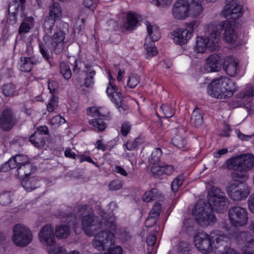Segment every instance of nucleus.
Returning a JSON list of instances; mask_svg holds the SVG:
<instances>
[{"label": "nucleus", "mask_w": 254, "mask_h": 254, "mask_svg": "<svg viewBox=\"0 0 254 254\" xmlns=\"http://www.w3.org/2000/svg\"><path fill=\"white\" fill-rule=\"evenodd\" d=\"M223 28L225 29L223 34L224 41L229 43H234L237 38L234 28L229 22H225L223 23Z\"/></svg>", "instance_id": "b1692460"}, {"label": "nucleus", "mask_w": 254, "mask_h": 254, "mask_svg": "<svg viewBox=\"0 0 254 254\" xmlns=\"http://www.w3.org/2000/svg\"><path fill=\"white\" fill-rule=\"evenodd\" d=\"M227 3L224 7L223 14L229 19H237L242 17L243 12L241 5L237 3L235 0H226Z\"/></svg>", "instance_id": "ddd939ff"}, {"label": "nucleus", "mask_w": 254, "mask_h": 254, "mask_svg": "<svg viewBox=\"0 0 254 254\" xmlns=\"http://www.w3.org/2000/svg\"><path fill=\"white\" fill-rule=\"evenodd\" d=\"M29 141L36 147L42 149L45 144V140L44 137L39 134V133H34L29 137Z\"/></svg>", "instance_id": "2f4dec72"}, {"label": "nucleus", "mask_w": 254, "mask_h": 254, "mask_svg": "<svg viewBox=\"0 0 254 254\" xmlns=\"http://www.w3.org/2000/svg\"><path fill=\"white\" fill-rule=\"evenodd\" d=\"M87 208V205L79 204L74 207V212L76 215H80L85 212Z\"/></svg>", "instance_id": "e2e57ef3"}, {"label": "nucleus", "mask_w": 254, "mask_h": 254, "mask_svg": "<svg viewBox=\"0 0 254 254\" xmlns=\"http://www.w3.org/2000/svg\"><path fill=\"white\" fill-rule=\"evenodd\" d=\"M113 171L124 177H127L128 176L127 171L121 166H116L113 169Z\"/></svg>", "instance_id": "0e129e2a"}, {"label": "nucleus", "mask_w": 254, "mask_h": 254, "mask_svg": "<svg viewBox=\"0 0 254 254\" xmlns=\"http://www.w3.org/2000/svg\"><path fill=\"white\" fill-rule=\"evenodd\" d=\"M184 182V177L182 175L177 176L173 181L171 184V189L173 192H176L180 187H181Z\"/></svg>", "instance_id": "49530a36"}, {"label": "nucleus", "mask_w": 254, "mask_h": 254, "mask_svg": "<svg viewBox=\"0 0 254 254\" xmlns=\"http://www.w3.org/2000/svg\"><path fill=\"white\" fill-rule=\"evenodd\" d=\"M21 185L23 188L27 191H30L39 187L37 180L33 177L21 179Z\"/></svg>", "instance_id": "c756f323"}, {"label": "nucleus", "mask_w": 254, "mask_h": 254, "mask_svg": "<svg viewBox=\"0 0 254 254\" xmlns=\"http://www.w3.org/2000/svg\"><path fill=\"white\" fill-rule=\"evenodd\" d=\"M209 235L213 249H216L219 245H222L225 239H227V237L219 231H215Z\"/></svg>", "instance_id": "c85d7f7f"}, {"label": "nucleus", "mask_w": 254, "mask_h": 254, "mask_svg": "<svg viewBox=\"0 0 254 254\" xmlns=\"http://www.w3.org/2000/svg\"><path fill=\"white\" fill-rule=\"evenodd\" d=\"M220 85L218 84V79H214L207 86V92L211 96L217 98L224 99Z\"/></svg>", "instance_id": "5701e85b"}, {"label": "nucleus", "mask_w": 254, "mask_h": 254, "mask_svg": "<svg viewBox=\"0 0 254 254\" xmlns=\"http://www.w3.org/2000/svg\"><path fill=\"white\" fill-rule=\"evenodd\" d=\"M154 42L155 41L149 40L147 37H146L145 39L144 46L146 51V58L148 59L152 57L157 54V51L155 46Z\"/></svg>", "instance_id": "72a5a7b5"}, {"label": "nucleus", "mask_w": 254, "mask_h": 254, "mask_svg": "<svg viewBox=\"0 0 254 254\" xmlns=\"http://www.w3.org/2000/svg\"><path fill=\"white\" fill-rule=\"evenodd\" d=\"M14 157L18 166L24 165L27 163H30L29 161L28 157L25 155L17 154L14 156Z\"/></svg>", "instance_id": "5fc2aeb1"}, {"label": "nucleus", "mask_w": 254, "mask_h": 254, "mask_svg": "<svg viewBox=\"0 0 254 254\" xmlns=\"http://www.w3.org/2000/svg\"><path fill=\"white\" fill-rule=\"evenodd\" d=\"M221 33L218 28L214 27L210 33L209 38H205L203 37L197 38L195 50L197 53H203L207 48L210 51H216L219 48V42L220 40Z\"/></svg>", "instance_id": "39448f33"}, {"label": "nucleus", "mask_w": 254, "mask_h": 254, "mask_svg": "<svg viewBox=\"0 0 254 254\" xmlns=\"http://www.w3.org/2000/svg\"><path fill=\"white\" fill-rule=\"evenodd\" d=\"M88 123L90 125L94 127L95 129L99 131H103L106 128V123L100 118L90 120Z\"/></svg>", "instance_id": "58836bf2"}, {"label": "nucleus", "mask_w": 254, "mask_h": 254, "mask_svg": "<svg viewBox=\"0 0 254 254\" xmlns=\"http://www.w3.org/2000/svg\"><path fill=\"white\" fill-rule=\"evenodd\" d=\"M69 229L66 225H61L56 228L55 235L57 238L65 239L69 236Z\"/></svg>", "instance_id": "4c0bfd02"}, {"label": "nucleus", "mask_w": 254, "mask_h": 254, "mask_svg": "<svg viewBox=\"0 0 254 254\" xmlns=\"http://www.w3.org/2000/svg\"><path fill=\"white\" fill-rule=\"evenodd\" d=\"M177 247V252L181 254H188L191 249L190 245L187 241H181Z\"/></svg>", "instance_id": "79ce46f5"}, {"label": "nucleus", "mask_w": 254, "mask_h": 254, "mask_svg": "<svg viewBox=\"0 0 254 254\" xmlns=\"http://www.w3.org/2000/svg\"><path fill=\"white\" fill-rule=\"evenodd\" d=\"M231 131V127L230 125L227 124L226 123L224 124V128L222 130V132L220 133V135L222 137H229L230 133L229 132Z\"/></svg>", "instance_id": "338daca9"}, {"label": "nucleus", "mask_w": 254, "mask_h": 254, "mask_svg": "<svg viewBox=\"0 0 254 254\" xmlns=\"http://www.w3.org/2000/svg\"><path fill=\"white\" fill-rule=\"evenodd\" d=\"M146 25L149 36L148 39L153 41H158L161 37L158 27L155 25H151L148 22H146Z\"/></svg>", "instance_id": "cd10ccee"}, {"label": "nucleus", "mask_w": 254, "mask_h": 254, "mask_svg": "<svg viewBox=\"0 0 254 254\" xmlns=\"http://www.w3.org/2000/svg\"><path fill=\"white\" fill-rule=\"evenodd\" d=\"M131 128V125L129 122H124L120 127V133L124 136H127Z\"/></svg>", "instance_id": "8fccbe9b"}, {"label": "nucleus", "mask_w": 254, "mask_h": 254, "mask_svg": "<svg viewBox=\"0 0 254 254\" xmlns=\"http://www.w3.org/2000/svg\"><path fill=\"white\" fill-rule=\"evenodd\" d=\"M40 242L49 247L54 246L56 244V239L54 234V229L50 225L43 226L39 234Z\"/></svg>", "instance_id": "2eb2a0df"}, {"label": "nucleus", "mask_w": 254, "mask_h": 254, "mask_svg": "<svg viewBox=\"0 0 254 254\" xmlns=\"http://www.w3.org/2000/svg\"><path fill=\"white\" fill-rule=\"evenodd\" d=\"M156 194V190H155L147 191L143 195L142 197V200L145 202H149L151 200L154 199V197H155Z\"/></svg>", "instance_id": "864d4df0"}, {"label": "nucleus", "mask_w": 254, "mask_h": 254, "mask_svg": "<svg viewBox=\"0 0 254 254\" xmlns=\"http://www.w3.org/2000/svg\"><path fill=\"white\" fill-rule=\"evenodd\" d=\"M1 89L2 93L5 97H12L17 94L16 86L12 83L4 84Z\"/></svg>", "instance_id": "e433bc0d"}, {"label": "nucleus", "mask_w": 254, "mask_h": 254, "mask_svg": "<svg viewBox=\"0 0 254 254\" xmlns=\"http://www.w3.org/2000/svg\"><path fill=\"white\" fill-rule=\"evenodd\" d=\"M220 58L217 54L210 55L206 60V65L210 68V71H218L221 68L219 62Z\"/></svg>", "instance_id": "a878e982"}, {"label": "nucleus", "mask_w": 254, "mask_h": 254, "mask_svg": "<svg viewBox=\"0 0 254 254\" xmlns=\"http://www.w3.org/2000/svg\"><path fill=\"white\" fill-rule=\"evenodd\" d=\"M58 97L52 95L47 104V110L49 112H52L56 109L58 106Z\"/></svg>", "instance_id": "37998d69"}, {"label": "nucleus", "mask_w": 254, "mask_h": 254, "mask_svg": "<svg viewBox=\"0 0 254 254\" xmlns=\"http://www.w3.org/2000/svg\"><path fill=\"white\" fill-rule=\"evenodd\" d=\"M87 113L93 117H98L101 116L99 109L96 107H91L87 109Z\"/></svg>", "instance_id": "4d7b16f0"}, {"label": "nucleus", "mask_w": 254, "mask_h": 254, "mask_svg": "<svg viewBox=\"0 0 254 254\" xmlns=\"http://www.w3.org/2000/svg\"><path fill=\"white\" fill-rule=\"evenodd\" d=\"M32 171V164L27 163L18 166L15 175L19 179H23L30 175Z\"/></svg>", "instance_id": "bb28decb"}, {"label": "nucleus", "mask_w": 254, "mask_h": 254, "mask_svg": "<svg viewBox=\"0 0 254 254\" xmlns=\"http://www.w3.org/2000/svg\"><path fill=\"white\" fill-rule=\"evenodd\" d=\"M175 170L173 165L162 163L159 166L152 167L151 171L154 176L159 177L163 175H171Z\"/></svg>", "instance_id": "4be33fe9"}, {"label": "nucleus", "mask_w": 254, "mask_h": 254, "mask_svg": "<svg viewBox=\"0 0 254 254\" xmlns=\"http://www.w3.org/2000/svg\"><path fill=\"white\" fill-rule=\"evenodd\" d=\"M173 144L179 148H182L187 145V141L185 138L177 135L172 139Z\"/></svg>", "instance_id": "c03bdc74"}, {"label": "nucleus", "mask_w": 254, "mask_h": 254, "mask_svg": "<svg viewBox=\"0 0 254 254\" xmlns=\"http://www.w3.org/2000/svg\"><path fill=\"white\" fill-rule=\"evenodd\" d=\"M238 62L233 57H226L223 62V68L226 73L230 76H234L237 73Z\"/></svg>", "instance_id": "412c9836"}, {"label": "nucleus", "mask_w": 254, "mask_h": 254, "mask_svg": "<svg viewBox=\"0 0 254 254\" xmlns=\"http://www.w3.org/2000/svg\"><path fill=\"white\" fill-rule=\"evenodd\" d=\"M34 26V18L31 17L25 18L20 24L18 32L19 34L27 33Z\"/></svg>", "instance_id": "f704fd0d"}, {"label": "nucleus", "mask_w": 254, "mask_h": 254, "mask_svg": "<svg viewBox=\"0 0 254 254\" xmlns=\"http://www.w3.org/2000/svg\"><path fill=\"white\" fill-rule=\"evenodd\" d=\"M196 21L186 23L185 28H179L173 31L172 37L175 43L182 46L188 43L191 38Z\"/></svg>", "instance_id": "9d476101"}, {"label": "nucleus", "mask_w": 254, "mask_h": 254, "mask_svg": "<svg viewBox=\"0 0 254 254\" xmlns=\"http://www.w3.org/2000/svg\"><path fill=\"white\" fill-rule=\"evenodd\" d=\"M218 79V84L221 86L224 99L231 97L236 90L235 83L230 78L226 76H221Z\"/></svg>", "instance_id": "a211bd4d"}, {"label": "nucleus", "mask_w": 254, "mask_h": 254, "mask_svg": "<svg viewBox=\"0 0 254 254\" xmlns=\"http://www.w3.org/2000/svg\"><path fill=\"white\" fill-rule=\"evenodd\" d=\"M249 213L246 208L235 206L231 207L228 216L231 224L235 227H242L248 224Z\"/></svg>", "instance_id": "6e6552de"}, {"label": "nucleus", "mask_w": 254, "mask_h": 254, "mask_svg": "<svg viewBox=\"0 0 254 254\" xmlns=\"http://www.w3.org/2000/svg\"><path fill=\"white\" fill-rule=\"evenodd\" d=\"M172 13L173 16L177 19H185L189 16V6L185 0H177L175 3Z\"/></svg>", "instance_id": "dca6fc26"}, {"label": "nucleus", "mask_w": 254, "mask_h": 254, "mask_svg": "<svg viewBox=\"0 0 254 254\" xmlns=\"http://www.w3.org/2000/svg\"><path fill=\"white\" fill-rule=\"evenodd\" d=\"M65 122V119L60 115L53 117L50 121L51 124L56 126H59L60 125L64 124Z\"/></svg>", "instance_id": "6e6d98bb"}, {"label": "nucleus", "mask_w": 254, "mask_h": 254, "mask_svg": "<svg viewBox=\"0 0 254 254\" xmlns=\"http://www.w3.org/2000/svg\"><path fill=\"white\" fill-rule=\"evenodd\" d=\"M60 72L66 79H69L71 76V71L68 64L63 62L60 64Z\"/></svg>", "instance_id": "ea45409f"}, {"label": "nucleus", "mask_w": 254, "mask_h": 254, "mask_svg": "<svg viewBox=\"0 0 254 254\" xmlns=\"http://www.w3.org/2000/svg\"><path fill=\"white\" fill-rule=\"evenodd\" d=\"M35 133H39V134L41 135L48 134L49 133V129L48 127L45 126H38L36 128V131Z\"/></svg>", "instance_id": "69168bd1"}, {"label": "nucleus", "mask_w": 254, "mask_h": 254, "mask_svg": "<svg viewBox=\"0 0 254 254\" xmlns=\"http://www.w3.org/2000/svg\"><path fill=\"white\" fill-rule=\"evenodd\" d=\"M47 34L43 40L39 43V49L43 58L51 64V57L53 52L56 55L61 54L64 49V33L61 30H57L51 37Z\"/></svg>", "instance_id": "7ed1b4c3"}, {"label": "nucleus", "mask_w": 254, "mask_h": 254, "mask_svg": "<svg viewBox=\"0 0 254 254\" xmlns=\"http://www.w3.org/2000/svg\"><path fill=\"white\" fill-rule=\"evenodd\" d=\"M160 111L162 112L164 116L162 117H165L169 118L174 116L175 114V110L169 104H164L160 107Z\"/></svg>", "instance_id": "a19ab883"}, {"label": "nucleus", "mask_w": 254, "mask_h": 254, "mask_svg": "<svg viewBox=\"0 0 254 254\" xmlns=\"http://www.w3.org/2000/svg\"><path fill=\"white\" fill-rule=\"evenodd\" d=\"M77 158L80 160V162H82L83 161H86L89 163H92V164L95 165L96 167L99 168V166L98 165V164L97 163H96L95 162H94V161H93L92 159H91V158L89 156H87L85 154H82V155L77 156Z\"/></svg>", "instance_id": "052dcab7"}, {"label": "nucleus", "mask_w": 254, "mask_h": 254, "mask_svg": "<svg viewBox=\"0 0 254 254\" xmlns=\"http://www.w3.org/2000/svg\"><path fill=\"white\" fill-rule=\"evenodd\" d=\"M48 87L50 93L54 95L59 88V84L56 81L49 80Z\"/></svg>", "instance_id": "bf43d9fd"}, {"label": "nucleus", "mask_w": 254, "mask_h": 254, "mask_svg": "<svg viewBox=\"0 0 254 254\" xmlns=\"http://www.w3.org/2000/svg\"><path fill=\"white\" fill-rule=\"evenodd\" d=\"M212 195L208 199L209 207L212 210L221 213L225 209L227 203V198L225 193L218 188L212 190Z\"/></svg>", "instance_id": "9b49d317"}, {"label": "nucleus", "mask_w": 254, "mask_h": 254, "mask_svg": "<svg viewBox=\"0 0 254 254\" xmlns=\"http://www.w3.org/2000/svg\"><path fill=\"white\" fill-rule=\"evenodd\" d=\"M115 219L114 216L100 218L93 211L83 217L82 229L87 235L94 236L92 243L97 250L107 249L115 243Z\"/></svg>", "instance_id": "f03ea898"}, {"label": "nucleus", "mask_w": 254, "mask_h": 254, "mask_svg": "<svg viewBox=\"0 0 254 254\" xmlns=\"http://www.w3.org/2000/svg\"><path fill=\"white\" fill-rule=\"evenodd\" d=\"M49 13L45 18L44 31L47 34H52L56 20L62 16V8L58 2H53L49 6Z\"/></svg>", "instance_id": "0eeeda50"}, {"label": "nucleus", "mask_w": 254, "mask_h": 254, "mask_svg": "<svg viewBox=\"0 0 254 254\" xmlns=\"http://www.w3.org/2000/svg\"><path fill=\"white\" fill-rule=\"evenodd\" d=\"M234 237L243 248H248L254 246V236L249 232H235Z\"/></svg>", "instance_id": "6ab92c4d"}, {"label": "nucleus", "mask_w": 254, "mask_h": 254, "mask_svg": "<svg viewBox=\"0 0 254 254\" xmlns=\"http://www.w3.org/2000/svg\"><path fill=\"white\" fill-rule=\"evenodd\" d=\"M99 251L107 250L104 254H123V250L120 246H115V243L110 247L103 250H98Z\"/></svg>", "instance_id": "de8ad7c7"}, {"label": "nucleus", "mask_w": 254, "mask_h": 254, "mask_svg": "<svg viewBox=\"0 0 254 254\" xmlns=\"http://www.w3.org/2000/svg\"><path fill=\"white\" fill-rule=\"evenodd\" d=\"M162 150L160 148H156L152 152L149 158V165L152 167L159 166L162 162L160 161L162 155Z\"/></svg>", "instance_id": "7c9ffc66"}, {"label": "nucleus", "mask_w": 254, "mask_h": 254, "mask_svg": "<svg viewBox=\"0 0 254 254\" xmlns=\"http://www.w3.org/2000/svg\"><path fill=\"white\" fill-rule=\"evenodd\" d=\"M127 21L123 25V28L128 31L133 30L138 22L136 14L133 12H128L127 14Z\"/></svg>", "instance_id": "393cba45"}, {"label": "nucleus", "mask_w": 254, "mask_h": 254, "mask_svg": "<svg viewBox=\"0 0 254 254\" xmlns=\"http://www.w3.org/2000/svg\"><path fill=\"white\" fill-rule=\"evenodd\" d=\"M248 205L249 210L254 214V193L249 196L248 200Z\"/></svg>", "instance_id": "774afa93"}, {"label": "nucleus", "mask_w": 254, "mask_h": 254, "mask_svg": "<svg viewBox=\"0 0 254 254\" xmlns=\"http://www.w3.org/2000/svg\"><path fill=\"white\" fill-rule=\"evenodd\" d=\"M122 187V183L118 180H114L109 184V188L112 190H116L120 189Z\"/></svg>", "instance_id": "680f3d73"}, {"label": "nucleus", "mask_w": 254, "mask_h": 254, "mask_svg": "<svg viewBox=\"0 0 254 254\" xmlns=\"http://www.w3.org/2000/svg\"><path fill=\"white\" fill-rule=\"evenodd\" d=\"M161 209V204L159 203H155L150 210L149 215L152 216V217L158 219L160 213Z\"/></svg>", "instance_id": "3c124183"}, {"label": "nucleus", "mask_w": 254, "mask_h": 254, "mask_svg": "<svg viewBox=\"0 0 254 254\" xmlns=\"http://www.w3.org/2000/svg\"><path fill=\"white\" fill-rule=\"evenodd\" d=\"M228 170H233L231 176L233 181L226 188L228 196L234 201L245 199L250 191L249 187L243 183L249 179L248 171L254 166V156L244 154L232 157L225 163Z\"/></svg>", "instance_id": "f257e3e1"}, {"label": "nucleus", "mask_w": 254, "mask_h": 254, "mask_svg": "<svg viewBox=\"0 0 254 254\" xmlns=\"http://www.w3.org/2000/svg\"><path fill=\"white\" fill-rule=\"evenodd\" d=\"M11 202V194L10 192H3L0 194V204L7 205Z\"/></svg>", "instance_id": "09e8293b"}, {"label": "nucleus", "mask_w": 254, "mask_h": 254, "mask_svg": "<svg viewBox=\"0 0 254 254\" xmlns=\"http://www.w3.org/2000/svg\"><path fill=\"white\" fill-rule=\"evenodd\" d=\"M237 102L244 105L247 108L252 109L251 103L254 97V87L251 85H248L237 95Z\"/></svg>", "instance_id": "4468645a"}, {"label": "nucleus", "mask_w": 254, "mask_h": 254, "mask_svg": "<svg viewBox=\"0 0 254 254\" xmlns=\"http://www.w3.org/2000/svg\"><path fill=\"white\" fill-rule=\"evenodd\" d=\"M211 209L204 201L196 203L192 210L196 221L202 226H207L215 223L216 218Z\"/></svg>", "instance_id": "20e7f679"}, {"label": "nucleus", "mask_w": 254, "mask_h": 254, "mask_svg": "<svg viewBox=\"0 0 254 254\" xmlns=\"http://www.w3.org/2000/svg\"><path fill=\"white\" fill-rule=\"evenodd\" d=\"M190 122L195 127H200L203 123L202 111L198 109H195L192 113Z\"/></svg>", "instance_id": "473e14b6"}, {"label": "nucleus", "mask_w": 254, "mask_h": 254, "mask_svg": "<svg viewBox=\"0 0 254 254\" xmlns=\"http://www.w3.org/2000/svg\"><path fill=\"white\" fill-rule=\"evenodd\" d=\"M106 93L118 108H122L123 111H125L127 109V107L124 105L123 103L122 94L118 91V89L115 84L108 85L106 89Z\"/></svg>", "instance_id": "f3484780"}, {"label": "nucleus", "mask_w": 254, "mask_h": 254, "mask_svg": "<svg viewBox=\"0 0 254 254\" xmlns=\"http://www.w3.org/2000/svg\"><path fill=\"white\" fill-rule=\"evenodd\" d=\"M41 59L33 55L30 57H22L20 59L19 69L24 72H30L34 65L41 63Z\"/></svg>", "instance_id": "aec40b11"}, {"label": "nucleus", "mask_w": 254, "mask_h": 254, "mask_svg": "<svg viewBox=\"0 0 254 254\" xmlns=\"http://www.w3.org/2000/svg\"><path fill=\"white\" fill-rule=\"evenodd\" d=\"M139 83V77L137 75H132L129 76L127 86L130 88H135Z\"/></svg>", "instance_id": "603ef678"}, {"label": "nucleus", "mask_w": 254, "mask_h": 254, "mask_svg": "<svg viewBox=\"0 0 254 254\" xmlns=\"http://www.w3.org/2000/svg\"><path fill=\"white\" fill-rule=\"evenodd\" d=\"M194 244L197 250L202 254H210L213 251L210 235L204 232H200L194 237Z\"/></svg>", "instance_id": "f8f14e48"}, {"label": "nucleus", "mask_w": 254, "mask_h": 254, "mask_svg": "<svg viewBox=\"0 0 254 254\" xmlns=\"http://www.w3.org/2000/svg\"><path fill=\"white\" fill-rule=\"evenodd\" d=\"M19 122L13 109L6 107L0 113V128L5 132L10 131Z\"/></svg>", "instance_id": "1a4fd4ad"}, {"label": "nucleus", "mask_w": 254, "mask_h": 254, "mask_svg": "<svg viewBox=\"0 0 254 254\" xmlns=\"http://www.w3.org/2000/svg\"><path fill=\"white\" fill-rule=\"evenodd\" d=\"M11 240L13 244L20 247H25L32 240V234L30 230L25 225L17 224L12 229Z\"/></svg>", "instance_id": "423d86ee"}, {"label": "nucleus", "mask_w": 254, "mask_h": 254, "mask_svg": "<svg viewBox=\"0 0 254 254\" xmlns=\"http://www.w3.org/2000/svg\"><path fill=\"white\" fill-rule=\"evenodd\" d=\"M49 254H67L66 251L63 247L50 248L48 251Z\"/></svg>", "instance_id": "13d9d810"}, {"label": "nucleus", "mask_w": 254, "mask_h": 254, "mask_svg": "<svg viewBox=\"0 0 254 254\" xmlns=\"http://www.w3.org/2000/svg\"><path fill=\"white\" fill-rule=\"evenodd\" d=\"M203 11L202 3L195 4L189 6V11L195 17L199 15Z\"/></svg>", "instance_id": "a18cd8bd"}, {"label": "nucleus", "mask_w": 254, "mask_h": 254, "mask_svg": "<svg viewBox=\"0 0 254 254\" xmlns=\"http://www.w3.org/2000/svg\"><path fill=\"white\" fill-rule=\"evenodd\" d=\"M86 70H85L86 78L84 81V85L86 87H90L94 84V76L96 74V71L93 70L90 66H86Z\"/></svg>", "instance_id": "c9c22d12"}]
</instances>
